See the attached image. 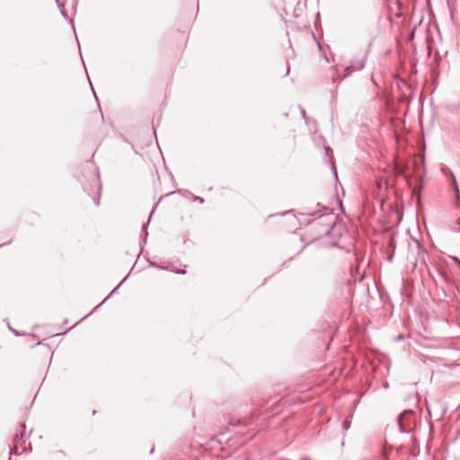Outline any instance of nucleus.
<instances>
[{"label":"nucleus","instance_id":"nucleus-1","mask_svg":"<svg viewBox=\"0 0 460 460\" xmlns=\"http://www.w3.org/2000/svg\"><path fill=\"white\" fill-rule=\"evenodd\" d=\"M85 181L81 180L83 188L87 194L92 197L95 206L100 205L102 184L100 174L96 168H91L85 175Z\"/></svg>","mask_w":460,"mask_h":460},{"label":"nucleus","instance_id":"nucleus-2","mask_svg":"<svg viewBox=\"0 0 460 460\" xmlns=\"http://www.w3.org/2000/svg\"><path fill=\"white\" fill-rule=\"evenodd\" d=\"M370 46H371V43L369 42L367 44V49L366 52L363 54L362 58L358 60L353 61L350 66H347L346 69L348 72L345 75V76H349L354 71L360 70L365 66V62L367 60V53L368 52Z\"/></svg>","mask_w":460,"mask_h":460},{"label":"nucleus","instance_id":"nucleus-3","mask_svg":"<svg viewBox=\"0 0 460 460\" xmlns=\"http://www.w3.org/2000/svg\"><path fill=\"white\" fill-rule=\"evenodd\" d=\"M20 429L21 433L15 435L13 438V445L10 447V454L21 455L25 452V448H22V450L20 449V440L24 437L25 424H21Z\"/></svg>","mask_w":460,"mask_h":460},{"label":"nucleus","instance_id":"nucleus-4","mask_svg":"<svg viewBox=\"0 0 460 460\" xmlns=\"http://www.w3.org/2000/svg\"><path fill=\"white\" fill-rule=\"evenodd\" d=\"M150 264H151V266L155 267V268L176 271L181 274L185 273V270H176L175 267L171 262L165 263V264H159L157 262H150Z\"/></svg>","mask_w":460,"mask_h":460},{"label":"nucleus","instance_id":"nucleus-5","mask_svg":"<svg viewBox=\"0 0 460 460\" xmlns=\"http://www.w3.org/2000/svg\"><path fill=\"white\" fill-rule=\"evenodd\" d=\"M411 411H405L403 413H402L399 416V418H398V424L400 426L401 431H402V432H407L408 431V428L404 424V419L406 418V416L411 415Z\"/></svg>","mask_w":460,"mask_h":460},{"label":"nucleus","instance_id":"nucleus-6","mask_svg":"<svg viewBox=\"0 0 460 460\" xmlns=\"http://www.w3.org/2000/svg\"><path fill=\"white\" fill-rule=\"evenodd\" d=\"M127 278H125L111 292V294L101 303L99 304L94 309L100 307L104 302H106L112 295L118 292V289L120 288V286L124 283Z\"/></svg>","mask_w":460,"mask_h":460},{"label":"nucleus","instance_id":"nucleus-7","mask_svg":"<svg viewBox=\"0 0 460 460\" xmlns=\"http://www.w3.org/2000/svg\"><path fill=\"white\" fill-rule=\"evenodd\" d=\"M394 167H395V172L397 174L404 175L407 178V175L405 173V169L402 165H401L400 164H396Z\"/></svg>","mask_w":460,"mask_h":460},{"label":"nucleus","instance_id":"nucleus-8","mask_svg":"<svg viewBox=\"0 0 460 460\" xmlns=\"http://www.w3.org/2000/svg\"><path fill=\"white\" fill-rule=\"evenodd\" d=\"M142 231L144 232V243H146V238H147V234H148L146 224L143 225Z\"/></svg>","mask_w":460,"mask_h":460},{"label":"nucleus","instance_id":"nucleus-9","mask_svg":"<svg viewBox=\"0 0 460 460\" xmlns=\"http://www.w3.org/2000/svg\"><path fill=\"white\" fill-rule=\"evenodd\" d=\"M300 111H301V114H302L304 119L305 120L306 123H308V118L306 116V112H305V109L300 107Z\"/></svg>","mask_w":460,"mask_h":460},{"label":"nucleus","instance_id":"nucleus-10","mask_svg":"<svg viewBox=\"0 0 460 460\" xmlns=\"http://www.w3.org/2000/svg\"><path fill=\"white\" fill-rule=\"evenodd\" d=\"M22 448L26 449L24 437L20 440V449L22 450Z\"/></svg>","mask_w":460,"mask_h":460},{"label":"nucleus","instance_id":"nucleus-11","mask_svg":"<svg viewBox=\"0 0 460 460\" xmlns=\"http://www.w3.org/2000/svg\"><path fill=\"white\" fill-rule=\"evenodd\" d=\"M332 217V214H330V213L321 214L317 217V218H322V217Z\"/></svg>","mask_w":460,"mask_h":460},{"label":"nucleus","instance_id":"nucleus-12","mask_svg":"<svg viewBox=\"0 0 460 460\" xmlns=\"http://www.w3.org/2000/svg\"><path fill=\"white\" fill-rule=\"evenodd\" d=\"M194 199L199 201L200 203L204 202V199L202 198H200V197H198V196H195Z\"/></svg>","mask_w":460,"mask_h":460},{"label":"nucleus","instance_id":"nucleus-13","mask_svg":"<svg viewBox=\"0 0 460 460\" xmlns=\"http://www.w3.org/2000/svg\"><path fill=\"white\" fill-rule=\"evenodd\" d=\"M319 211L317 212H312V213H306V215L308 216H312V217H315L316 215H318Z\"/></svg>","mask_w":460,"mask_h":460},{"label":"nucleus","instance_id":"nucleus-14","mask_svg":"<svg viewBox=\"0 0 460 460\" xmlns=\"http://www.w3.org/2000/svg\"><path fill=\"white\" fill-rule=\"evenodd\" d=\"M8 327H9V329H10V330L14 333V334H16V335L18 334V332H17V331H16V330L13 329L10 325H9Z\"/></svg>","mask_w":460,"mask_h":460},{"label":"nucleus","instance_id":"nucleus-15","mask_svg":"<svg viewBox=\"0 0 460 460\" xmlns=\"http://www.w3.org/2000/svg\"><path fill=\"white\" fill-rule=\"evenodd\" d=\"M327 155H329V152H332V149L330 147H325Z\"/></svg>","mask_w":460,"mask_h":460},{"label":"nucleus","instance_id":"nucleus-16","mask_svg":"<svg viewBox=\"0 0 460 460\" xmlns=\"http://www.w3.org/2000/svg\"><path fill=\"white\" fill-rule=\"evenodd\" d=\"M290 212H291V210H288V211H286V212L280 213L279 215L284 216V215L288 214V213H290Z\"/></svg>","mask_w":460,"mask_h":460},{"label":"nucleus","instance_id":"nucleus-17","mask_svg":"<svg viewBox=\"0 0 460 460\" xmlns=\"http://www.w3.org/2000/svg\"><path fill=\"white\" fill-rule=\"evenodd\" d=\"M456 225L460 226V217L456 220Z\"/></svg>","mask_w":460,"mask_h":460},{"label":"nucleus","instance_id":"nucleus-18","mask_svg":"<svg viewBox=\"0 0 460 460\" xmlns=\"http://www.w3.org/2000/svg\"><path fill=\"white\" fill-rule=\"evenodd\" d=\"M384 387H385V388H387V387H388V384H387V383H386V384H385V385H384Z\"/></svg>","mask_w":460,"mask_h":460},{"label":"nucleus","instance_id":"nucleus-19","mask_svg":"<svg viewBox=\"0 0 460 460\" xmlns=\"http://www.w3.org/2000/svg\"><path fill=\"white\" fill-rule=\"evenodd\" d=\"M84 319H86V316L82 317L81 321H84Z\"/></svg>","mask_w":460,"mask_h":460},{"label":"nucleus","instance_id":"nucleus-20","mask_svg":"<svg viewBox=\"0 0 460 460\" xmlns=\"http://www.w3.org/2000/svg\"><path fill=\"white\" fill-rule=\"evenodd\" d=\"M84 319H86V316L82 317L81 321H84Z\"/></svg>","mask_w":460,"mask_h":460},{"label":"nucleus","instance_id":"nucleus-21","mask_svg":"<svg viewBox=\"0 0 460 460\" xmlns=\"http://www.w3.org/2000/svg\"><path fill=\"white\" fill-rule=\"evenodd\" d=\"M84 319H86V316L82 317L81 321H84Z\"/></svg>","mask_w":460,"mask_h":460},{"label":"nucleus","instance_id":"nucleus-22","mask_svg":"<svg viewBox=\"0 0 460 460\" xmlns=\"http://www.w3.org/2000/svg\"><path fill=\"white\" fill-rule=\"evenodd\" d=\"M455 231H456V232H459V233H460V229H456Z\"/></svg>","mask_w":460,"mask_h":460}]
</instances>
